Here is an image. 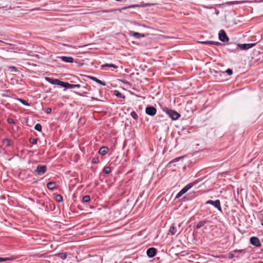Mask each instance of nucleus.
Wrapping results in <instances>:
<instances>
[{"instance_id": "f257e3e1", "label": "nucleus", "mask_w": 263, "mask_h": 263, "mask_svg": "<svg viewBox=\"0 0 263 263\" xmlns=\"http://www.w3.org/2000/svg\"><path fill=\"white\" fill-rule=\"evenodd\" d=\"M163 111L173 120H177L180 117V115L178 112L167 107L164 108Z\"/></svg>"}, {"instance_id": "f03ea898", "label": "nucleus", "mask_w": 263, "mask_h": 263, "mask_svg": "<svg viewBox=\"0 0 263 263\" xmlns=\"http://www.w3.org/2000/svg\"><path fill=\"white\" fill-rule=\"evenodd\" d=\"M196 183L195 182L190 183L185 186L176 195V198H178L185 194L189 189L192 187Z\"/></svg>"}, {"instance_id": "7ed1b4c3", "label": "nucleus", "mask_w": 263, "mask_h": 263, "mask_svg": "<svg viewBox=\"0 0 263 263\" xmlns=\"http://www.w3.org/2000/svg\"><path fill=\"white\" fill-rule=\"evenodd\" d=\"M45 80L51 84L59 85L64 87L65 82L61 81L59 79L45 77Z\"/></svg>"}, {"instance_id": "20e7f679", "label": "nucleus", "mask_w": 263, "mask_h": 263, "mask_svg": "<svg viewBox=\"0 0 263 263\" xmlns=\"http://www.w3.org/2000/svg\"><path fill=\"white\" fill-rule=\"evenodd\" d=\"M47 170V167L44 165H39L34 170L33 173L35 175H42L45 173Z\"/></svg>"}, {"instance_id": "39448f33", "label": "nucleus", "mask_w": 263, "mask_h": 263, "mask_svg": "<svg viewBox=\"0 0 263 263\" xmlns=\"http://www.w3.org/2000/svg\"><path fill=\"white\" fill-rule=\"evenodd\" d=\"M206 204H211L213 206H214L215 208H217L218 210L220 212L222 211L221 205H220V201L219 200H216L215 201L213 200H208L206 203Z\"/></svg>"}, {"instance_id": "423d86ee", "label": "nucleus", "mask_w": 263, "mask_h": 263, "mask_svg": "<svg viewBox=\"0 0 263 263\" xmlns=\"http://www.w3.org/2000/svg\"><path fill=\"white\" fill-rule=\"evenodd\" d=\"M250 242L252 245L256 247H260L261 245L259 238L256 236L251 237L250 238Z\"/></svg>"}, {"instance_id": "0eeeda50", "label": "nucleus", "mask_w": 263, "mask_h": 263, "mask_svg": "<svg viewBox=\"0 0 263 263\" xmlns=\"http://www.w3.org/2000/svg\"><path fill=\"white\" fill-rule=\"evenodd\" d=\"M219 39L223 42H226L229 41V37L227 35L226 33L223 30H221L219 31Z\"/></svg>"}, {"instance_id": "6e6552de", "label": "nucleus", "mask_w": 263, "mask_h": 263, "mask_svg": "<svg viewBox=\"0 0 263 263\" xmlns=\"http://www.w3.org/2000/svg\"><path fill=\"white\" fill-rule=\"evenodd\" d=\"M256 45V43L251 44H238L237 47H239L241 50H248Z\"/></svg>"}, {"instance_id": "1a4fd4ad", "label": "nucleus", "mask_w": 263, "mask_h": 263, "mask_svg": "<svg viewBox=\"0 0 263 263\" xmlns=\"http://www.w3.org/2000/svg\"><path fill=\"white\" fill-rule=\"evenodd\" d=\"M145 112L149 116H153L156 115L157 109L153 106H147L145 109Z\"/></svg>"}, {"instance_id": "9d476101", "label": "nucleus", "mask_w": 263, "mask_h": 263, "mask_svg": "<svg viewBox=\"0 0 263 263\" xmlns=\"http://www.w3.org/2000/svg\"><path fill=\"white\" fill-rule=\"evenodd\" d=\"M156 252L157 249L155 248L152 247L147 250L146 254L149 257L152 258L156 255Z\"/></svg>"}, {"instance_id": "9b49d317", "label": "nucleus", "mask_w": 263, "mask_h": 263, "mask_svg": "<svg viewBox=\"0 0 263 263\" xmlns=\"http://www.w3.org/2000/svg\"><path fill=\"white\" fill-rule=\"evenodd\" d=\"M87 78H89V79L97 82V83L102 85V86H105L106 85V83L102 81H101L100 80H99L98 79H97V78L95 77H93V76H87Z\"/></svg>"}, {"instance_id": "f8f14e48", "label": "nucleus", "mask_w": 263, "mask_h": 263, "mask_svg": "<svg viewBox=\"0 0 263 263\" xmlns=\"http://www.w3.org/2000/svg\"><path fill=\"white\" fill-rule=\"evenodd\" d=\"M80 87H81V85L80 84H69L67 82H65L64 86V87L65 88H67V89L73 88L75 87L80 88Z\"/></svg>"}, {"instance_id": "ddd939ff", "label": "nucleus", "mask_w": 263, "mask_h": 263, "mask_svg": "<svg viewBox=\"0 0 263 263\" xmlns=\"http://www.w3.org/2000/svg\"><path fill=\"white\" fill-rule=\"evenodd\" d=\"M109 151V149L106 146H102L101 147L99 151V153L101 155H105Z\"/></svg>"}, {"instance_id": "4468645a", "label": "nucleus", "mask_w": 263, "mask_h": 263, "mask_svg": "<svg viewBox=\"0 0 263 263\" xmlns=\"http://www.w3.org/2000/svg\"><path fill=\"white\" fill-rule=\"evenodd\" d=\"M61 58L63 61L66 63H71L73 62V59L72 57L63 56Z\"/></svg>"}, {"instance_id": "2eb2a0df", "label": "nucleus", "mask_w": 263, "mask_h": 263, "mask_svg": "<svg viewBox=\"0 0 263 263\" xmlns=\"http://www.w3.org/2000/svg\"><path fill=\"white\" fill-rule=\"evenodd\" d=\"M47 187L50 190H53L56 187V183L55 182H49L47 184Z\"/></svg>"}, {"instance_id": "dca6fc26", "label": "nucleus", "mask_w": 263, "mask_h": 263, "mask_svg": "<svg viewBox=\"0 0 263 263\" xmlns=\"http://www.w3.org/2000/svg\"><path fill=\"white\" fill-rule=\"evenodd\" d=\"M130 35L131 36H133L135 37L136 39H139V38H140L141 37H144V34H141V33H140L139 32H130Z\"/></svg>"}, {"instance_id": "f3484780", "label": "nucleus", "mask_w": 263, "mask_h": 263, "mask_svg": "<svg viewBox=\"0 0 263 263\" xmlns=\"http://www.w3.org/2000/svg\"><path fill=\"white\" fill-rule=\"evenodd\" d=\"M201 43L204 44H208V45L209 44V45H220L221 44L220 42L212 41H204V42H202Z\"/></svg>"}, {"instance_id": "a211bd4d", "label": "nucleus", "mask_w": 263, "mask_h": 263, "mask_svg": "<svg viewBox=\"0 0 263 263\" xmlns=\"http://www.w3.org/2000/svg\"><path fill=\"white\" fill-rule=\"evenodd\" d=\"M56 256L60 257L62 260H65L67 258V253H59L55 254Z\"/></svg>"}, {"instance_id": "6ab92c4d", "label": "nucleus", "mask_w": 263, "mask_h": 263, "mask_svg": "<svg viewBox=\"0 0 263 263\" xmlns=\"http://www.w3.org/2000/svg\"><path fill=\"white\" fill-rule=\"evenodd\" d=\"M114 95L120 98H125V96L123 95L119 91L117 90L114 91Z\"/></svg>"}, {"instance_id": "aec40b11", "label": "nucleus", "mask_w": 263, "mask_h": 263, "mask_svg": "<svg viewBox=\"0 0 263 263\" xmlns=\"http://www.w3.org/2000/svg\"><path fill=\"white\" fill-rule=\"evenodd\" d=\"M206 223V220L200 221L196 226V228L198 229L203 227Z\"/></svg>"}, {"instance_id": "412c9836", "label": "nucleus", "mask_w": 263, "mask_h": 263, "mask_svg": "<svg viewBox=\"0 0 263 263\" xmlns=\"http://www.w3.org/2000/svg\"><path fill=\"white\" fill-rule=\"evenodd\" d=\"M169 231L171 233V234L172 235H175L176 233V232H177V229L174 226H172L170 227V228Z\"/></svg>"}, {"instance_id": "4be33fe9", "label": "nucleus", "mask_w": 263, "mask_h": 263, "mask_svg": "<svg viewBox=\"0 0 263 263\" xmlns=\"http://www.w3.org/2000/svg\"><path fill=\"white\" fill-rule=\"evenodd\" d=\"M17 100H18L19 102H20L21 103H22L23 105H24L25 106H30V104L27 101H26L23 99L17 98Z\"/></svg>"}, {"instance_id": "5701e85b", "label": "nucleus", "mask_w": 263, "mask_h": 263, "mask_svg": "<svg viewBox=\"0 0 263 263\" xmlns=\"http://www.w3.org/2000/svg\"><path fill=\"white\" fill-rule=\"evenodd\" d=\"M55 200L58 202H61L63 201V197L60 194H57L55 197Z\"/></svg>"}, {"instance_id": "b1692460", "label": "nucleus", "mask_w": 263, "mask_h": 263, "mask_svg": "<svg viewBox=\"0 0 263 263\" xmlns=\"http://www.w3.org/2000/svg\"><path fill=\"white\" fill-rule=\"evenodd\" d=\"M102 67H112L115 69H117L118 68V66L114 65L113 64H105L102 65Z\"/></svg>"}, {"instance_id": "393cba45", "label": "nucleus", "mask_w": 263, "mask_h": 263, "mask_svg": "<svg viewBox=\"0 0 263 263\" xmlns=\"http://www.w3.org/2000/svg\"><path fill=\"white\" fill-rule=\"evenodd\" d=\"M90 197L88 195L84 196L82 198V202L86 203L90 201Z\"/></svg>"}, {"instance_id": "a878e982", "label": "nucleus", "mask_w": 263, "mask_h": 263, "mask_svg": "<svg viewBox=\"0 0 263 263\" xmlns=\"http://www.w3.org/2000/svg\"><path fill=\"white\" fill-rule=\"evenodd\" d=\"M111 171V169L109 166H106L103 168V172L105 174H108Z\"/></svg>"}, {"instance_id": "bb28decb", "label": "nucleus", "mask_w": 263, "mask_h": 263, "mask_svg": "<svg viewBox=\"0 0 263 263\" xmlns=\"http://www.w3.org/2000/svg\"><path fill=\"white\" fill-rule=\"evenodd\" d=\"M234 253H239L245 254L246 253L247 251L246 249H241V250H234L233 251Z\"/></svg>"}, {"instance_id": "cd10ccee", "label": "nucleus", "mask_w": 263, "mask_h": 263, "mask_svg": "<svg viewBox=\"0 0 263 263\" xmlns=\"http://www.w3.org/2000/svg\"><path fill=\"white\" fill-rule=\"evenodd\" d=\"M34 129L37 131L41 132L42 130V126L40 124L37 123L35 124L34 126Z\"/></svg>"}, {"instance_id": "c85d7f7f", "label": "nucleus", "mask_w": 263, "mask_h": 263, "mask_svg": "<svg viewBox=\"0 0 263 263\" xmlns=\"http://www.w3.org/2000/svg\"><path fill=\"white\" fill-rule=\"evenodd\" d=\"M130 115L135 120H137L138 118V116L135 111H132Z\"/></svg>"}, {"instance_id": "c756f323", "label": "nucleus", "mask_w": 263, "mask_h": 263, "mask_svg": "<svg viewBox=\"0 0 263 263\" xmlns=\"http://www.w3.org/2000/svg\"><path fill=\"white\" fill-rule=\"evenodd\" d=\"M11 141L9 139H5L3 140V143L6 144L7 146H10Z\"/></svg>"}, {"instance_id": "7c9ffc66", "label": "nucleus", "mask_w": 263, "mask_h": 263, "mask_svg": "<svg viewBox=\"0 0 263 263\" xmlns=\"http://www.w3.org/2000/svg\"><path fill=\"white\" fill-rule=\"evenodd\" d=\"M37 139L36 138H30L29 142L32 144H35L37 143Z\"/></svg>"}, {"instance_id": "2f4dec72", "label": "nucleus", "mask_w": 263, "mask_h": 263, "mask_svg": "<svg viewBox=\"0 0 263 263\" xmlns=\"http://www.w3.org/2000/svg\"><path fill=\"white\" fill-rule=\"evenodd\" d=\"M11 259H12L9 257H5V258L0 257V262L5 261H7V260H11Z\"/></svg>"}, {"instance_id": "473e14b6", "label": "nucleus", "mask_w": 263, "mask_h": 263, "mask_svg": "<svg viewBox=\"0 0 263 263\" xmlns=\"http://www.w3.org/2000/svg\"><path fill=\"white\" fill-rule=\"evenodd\" d=\"M51 108H50V107H47V108H46L44 110L45 112L47 114H49L50 113H51Z\"/></svg>"}, {"instance_id": "72a5a7b5", "label": "nucleus", "mask_w": 263, "mask_h": 263, "mask_svg": "<svg viewBox=\"0 0 263 263\" xmlns=\"http://www.w3.org/2000/svg\"><path fill=\"white\" fill-rule=\"evenodd\" d=\"M7 122L9 124H15V123L14 120L13 119H11V118H8L7 119Z\"/></svg>"}, {"instance_id": "f704fd0d", "label": "nucleus", "mask_w": 263, "mask_h": 263, "mask_svg": "<svg viewBox=\"0 0 263 263\" xmlns=\"http://www.w3.org/2000/svg\"><path fill=\"white\" fill-rule=\"evenodd\" d=\"M226 72L229 75H231L233 73V71L231 69H228L226 70Z\"/></svg>"}, {"instance_id": "c9c22d12", "label": "nucleus", "mask_w": 263, "mask_h": 263, "mask_svg": "<svg viewBox=\"0 0 263 263\" xmlns=\"http://www.w3.org/2000/svg\"><path fill=\"white\" fill-rule=\"evenodd\" d=\"M98 158H93L92 160V162L93 163H95V164H96V163H98Z\"/></svg>"}, {"instance_id": "e433bc0d", "label": "nucleus", "mask_w": 263, "mask_h": 263, "mask_svg": "<svg viewBox=\"0 0 263 263\" xmlns=\"http://www.w3.org/2000/svg\"><path fill=\"white\" fill-rule=\"evenodd\" d=\"M9 68L10 69H11V70L14 71H17V68L15 66H9Z\"/></svg>"}, {"instance_id": "4c0bfd02", "label": "nucleus", "mask_w": 263, "mask_h": 263, "mask_svg": "<svg viewBox=\"0 0 263 263\" xmlns=\"http://www.w3.org/2000/svg\"><path fill=\"white\" fill-rule=\"evenodd\" d=\"M234 257H235V256H234V255L233 253H230L229 254V258L230 259H232V258H234Z\"/></svg>"}, {"instance_id": "58836bf2", "label": "nucleus", "mask_w": 263, "mask_h": 263, "mask_svg": "<svg viewBox=\"0 0 263 263\" xmlns=\"http://www.w3.org/2000/svg\"><path fill=\"white\" fill-rule=\"evenodd\" d=\"M136 6L135 5H132V6H130L129 7H124L123 8V9H126L127 8H134Z\"/></svg>"}, {"instance_id": "ea45409f", "label": "nucleus", "mask_w": 263, "mask_h": 263, "mask_svg": "<svg viewBox=\"0 0 263 263\" xmlns=\"http://www.w3.org/2000/svg\"><path fill=\"white\" fill-rule=\"evenodd\" d=\"M121 82L124 83V84H129V83L128 82H127V81L126 80H122Z\"/></svg>"}, {"instance_id": "a19ab883", "label": "nucleus", "mask_w": 263, "mask_h": 263, "mask_svg": "<svg viewBox=\"0 0 263 263\" xmlns=\"http://www.w3.org/2000/svg\"><path fill=\"white\" fill-rule=\"evenodd\" d=\"M180 158H181V157L176 158L173 160V161H174V162L178 161Z\"/></svg>"}, {"instance_id": "79ce46f5", "label": "nucleus", "mask_w": 263, "mask_h": 263, "mask_svg": "<svg viewBox=\"0 0 263 263\" xmlns=\"http://www.w3.org/2000/svg\"><path fill=\"white\" fill-rule=\"evenodd\" d=\"M75 93H76V94H77L78 95H79V96H85V95H81L80 93L78 92H75Z\"/></svg>"}, {"instance_id": "37998d69", "label": "nucleus", "mask_w": 263, "mask_h": 263, "mask_svg": "<svg viewBox=\"0 0 263 263\" xmlns=\"http://www.w3.org/2000/svg\"><path fill=\"white\" fill-rule=\"evenodd\" d=\"M104 12H113V10H106V11H103Z\"/></svg>"}, {"instance_id": "c03bdc74", "label": "nucleus", "mask_w": 263, "mask_h": 263, "mask_svg": "<svg viewBox=\"0 0 263 263\" xmlns=\"http://www.w3.org/2000/svg\"><path fill=\"white\" fill-rule=\"evenodd\" d=\"M116 1L119 2V1H121V0H116Z\"/></svg>"}]
</instances>
